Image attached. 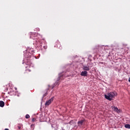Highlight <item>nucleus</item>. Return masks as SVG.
Here are the masks:
<instances>
[{
  "label": "nucleus",
  "mask_w": 130,
  "mask_h": 130,
  "mask_svg": "<svg viewBox=\"0 0 130 130\" xmlns=\"http://www.w3.org/2000/svg\"><path fill=\"white\" fill-rule=\"evenodd\" d=\"M128 82L130 83V77L128 79Z\"/></svg>",
  "instance_id": "4be33fe9"
},
{
  "label": "nucleus",
  "mask_w": 130,
  "mask_h": 130,
  "mask_svg": "<svg viewBox=\"0 0 130 130\" xmlns=\"http://www.w3.org/2000/svg\"><path fill=\"white\" fill-rule=\"evenodd\" d=\"M43 47H44V48H45V49H46V47H45V46H43Z\"/></svg>",
  "instance_id": "5701e85b"
},
{
  "label": "nucleus",
  "mask_w": 130,
  "mask_h": 130,
  "mask_svg": "<svg viewBox=\"0 0 130 130\" xmlns=\"http://www.w3.org/2000/svg\"><path fill=\"white\" fill-rule=\"evenodd\" d=\"M8 94H9V95L11 96H16L18 94V91H16L15 90H13V89H11L10 92H8Z\"/></svg>",
  "instance_id": "423d86ee"
},
{
  "label": "nucleus",
  "mask_w": 130,
  "mask_h": 130,
  "mask_svg": "<svg viewBox=\"0 0 130 130\" xmlns=\"http://www.w3.org/2000/svg\"><path fill=\"white\" fill-rule=\"evenodd\" d=\"M5 130H9V128H5Z\"/></svg>",
  "instance_id": "b1692460"
},
{
  "label": "nucleus",
  "mask_w": 130,
  "mask_h": 130,
  "mask_svg": "<svg viewBox=\"0 0 130 130\" xmlns=\"http://www.w3.org/2000/svg\"><path fill=\"white\" fill-rule=\"evenodd\" d=\"M66 77H67V75L64 73V72L60 73L58 74V77L57 78L56 81L52 85V89H53L55 86H58L59 85V80H62V79L66 78Z\"/></svg>",
  "instance_id": "f03ea898"
},
{
  "label": "nucleus",
  "mask_w": 130,
  "mask_h": 130,
  "mask_svg": "<svg viewBox=\"0 0 130 130\" xmlns=\"http://www.w3.org/2000/svg\"><path fill=\"white\" fill-rule=\"evenodd\" d=\"M51 126H52V127H53V125L52 124V125H51Z\"/></svg>",
  "instance_id": "a878e982"
},
{
  "label": "nucleus",
  "mask_w": 130,
  "mask_h": 130,
  "mask_svg": "<svg viewBox=\"0 0 130 130\" xmlns=\"http://www.w3.org/2000/svg\"><path fill=\"white\" fill-rule=\"evenodd\" d=\"M34 50L33 49H27L24 54V58L23 60L22 63H25L27 66H30L32 62H31V57H33Z\"/></svg>",
  "instance_id": "f257e3e1"
},
{
  "label": "nucleus",
  "mask_w": 130,
  "mask_h": 130,
  "mask_svg": "<svg viewBox=\"0 0 130 130\" xmlns=\"http://www.w3.org/2000/svg\"><path fill=\"white\" fill-rule=\"evenodd\" d=\"M82 69L84 71H86V72L87 71H90V68H89V66L88 67L86 66H83Z\"/></svg>",
  "instance_id": "1a4fd4ad"
},
{
  "label": "nucleus",
  "mask_w": 130,
  "mask_h": 130,
  "mask_svg": "<svg viewBox=\"0 0 130 130\" xmlns=\"http://www.w3.org/2000/svg\"><path fill=\"white\" fill-rule=\"evenodd\" d=\"M124 127H125V128H130V124H126L124 125Z\"/></svg>",
  "instance_id": "4468645a"
},
{
  "label": "nucleus",
  "mask_w": 130,
  "mask_h": 130,
  "mask_svg": "<svg viewBox=\"0 0 130 130\" xmlns=\"http://www.w3.org/2000/svg\"><path fill=\"white\" fill-rule=\"evenodd\" d=\"M54 98V97H52L50 100H49L48 101H49V102H50L51 103V102H52V101H53V99Z\"/></svg>",
  "instance_id": "f3484780"
},
{
  "label": "nucleus",
  "mask_w": 130,
  "mask_h": 130,
  "mask_svg": "<svg viewBox=\"0 0 130 130\" xmlns=\"http://www.w3.org/2000/svg\"><path fill=\"white\" fill-rule=\"evenodd\" d=\"M80 75L82 77H88V72L86 71H82Z\"/></svg>",
  "instance_id": "6e6552de"
},
{
  "label": "nucleus",
  "mask_w": 130,
  "mask_h": 130,
  "mask_svg": "<svg viewBox=\"0 0 130 130\" xmlns=\"http://www.w3.org/2000/svg\"><path fill=\"white\" fill-rule=\"evenodd\" d=\"M36 120V119L35 118H33L32 119V122H35V120Z\"/></svg>",
  "instance_id": "6ab92c4d"
},
{
  "label": "nucleus",
  "mask_w": 130,
  "mask_h": 130,
  "mask_svg": "<svg viewBox=\"0 0 130 130\" xmlns=\"http://www.w3.org/2000/svg\"><path fill=\"white\" fill-rule=\"evenodd\" d=\"M31 128L32 129V130H34V128H35V124H32L30 125Z\"/></svg>",
  "instance_id": "dca6fc26"
},
{
  "label": "nucleus",
  "mask_w": 130,
  "mask_h": 130,
  "mask_svg": "<svg viewBox=\"0 0 130 130\" xmlns=\"http://www.w3.org/2000/svg\"><path fill=\"white\" fill-rule=\"evenodd\" d=\"M61 130H66V129H63V128H62Z\"/></svg>",
  "instance_id": "bb28decb"
},
{
  "label": "nucleus",
  "mask_w": 130,
  "mask_h": 130,
  "mask_svg": "<svg viewBox=\"0 0 130 130\" xmlns=\"http://www.w3.org/2000/svg\"><path fill=\"white\" fill-rule=\"evenodd\" d=\"M51 104V103L49 101H47L45 104V106H48Z\"/></svg>",
  "instance_id": "f8f14e48"
},
{
  "label": "nucleus",
  "mask_w": 130,
  "mask_h": 130,
  "mask_svg": "<svg viewBox=\"0 0 130 130\" xmlns=\"http://www.w3.org/2000/svg\"><path fill=\"white\" fill-rule=\"evenodd\" d=\"M5 106V103L3 101H0V107H4Z\"/></svg>",
  "instance_id": "9d476101"
},
{
  "label": "nucleus",
  "mask_w": 130,
  "mask_h": 130,
  "mask_svg": "<svg viewBox=\"0 0 130 130\" xmlns=\"http://www.w3.org/2000/svg\"><path fill=\"white\" fill-rule=\"evenodd\" d=\"M30 38L34 39V40H35V39H37L38 38L40 40H43V38H42V36L38 33H31L30 35Z\"/></svg>",
  "instance_id": "39448f33"
},
{
  "label": "nucleus",
  "mask_w": 130,
  "mask_h": 130,
  "mask_svg": "<svg viewBox=\"0 0 130 130\" xmlns=\"http://www.w3.org/2000/svg\"><path fill=\"white\" fill-rule=\"evenodd\" d=\"M114 109L115 111H116L117 112H118V111H119V110H118V108H117V107L115 106H114Z\"/></svg>",
  "instance_id": "2eb2a0df"
},
{
  "label": "nucleus",
  "mask_w": 130,
  "mask_h": 130,
  "mask_svg": "<svg viewBox=\"0 0 130 130\" xmlns=\"http://www.w3.org/2000/svg\"><path fill=\"white\" fill-rule=\"evenodd\" d=\"M69 124H70L71 125H73V124H74L75 123V121H74V120H71L69 122Z\"/></svg>",
  "instance_id": "ddd939ff"
},
{
  "label": "nucleus",
  "mask_w": 130,
  "mask_h": 130,
  "mask_svg": "<svg viewBox=\"0 0 130 130\" xmlns=\"http://www.w3.org/2000/svg\"><path fill=\"white\" fill-rule=\"evenodd\" d=\"M25 118H26V119H28V118H30V115H29V114H26L25 115Z\"/></svg>",
  "instance_id": "a211bd4d"
},
{
  "label": "nucleus",
  "mask_w": 130,
  "mask_h": 130,
  "mask_svg": "<svg viewBox=\"0 0 130 130\" xmlns=\"http://www.w3.org/2000/svg\"><path fill=\"white\" fill-rule=\"evenodd\" d=\"M115 96H117V93L115 92H111L105 94V98L109 101H112V98H114Z\"/></svg>",
  "instance_id": "20e7f679"
},
{
  "label": "nucleus",
  "mask_w": 130,
  "mask_h": 130,
  "mask_svg": "<svg viewBox=\"0 0 130 130\" xmlns=\"http://www.w3.org/2000/svg\"><path fill=\"white\" fill-rule=\"evenodd\" d=\"M48 94V93H47V89H46V92L43 95V96L42 98V101H43V99L44 98V97H46V96H47Z\"/></svg>",
  "instance_id": "9b49d317"
},
{
  "label": "nucleus",
  "mask_w": 130,
  "mask_h": 130,
  "mask_svg": "<svg viewBox=\"0 0 130 130\" xmlns=\"http://www.w3.org/2000/svg\"><path fill=\"white\" fill-rule=\"evenodd\" d=\"M27 71H28V72H31V70H28Z\"/></svg>",
  "instance_id": "393cba45"
},
{
  "label": "nucleus",
  "mask_w": 130,
  "mask_h": 130,
  "mask_svg": "<svg viewBox=\"0 0 130 130\" xmlns=\"http://www.w3.org/2000/svg\"><path fill=\"white\" fill-rule=\"evenodd\" d=\"M66 77H67V75L64 73V72L60 73L58 74V77L57 78L56 81L52 85V89H53L55 86H58L59 85V80H62V79L66 78Z\"/></svg>",
  "instance_id": "7ed1b4c3"
},
{
  "label": "nucleus",
  "mask_w": 130,
  "mask_h": 130,
  "mask_svg": "<svg viewBox=\"0 0 130 130\" xmlns=\"http://www.w3.org/2000/svg\"><path fill=\"white\" fill-rule=\"evenodd\" d=\"M17 127H18V129H21V125H18L17 126Z\"/></svg>",
  "instance_id": "aec40b11"
},
{
  "label": "nucleus",
  "mask_w": 130,
  "mask_h": 130,
  "mask_svg": "<svg viewBox=\"0 0 130 130\" xmlns=\"http://www.w3.org/2000/svg\"><path fill=\"white\" fill-rule=\"evenodd\" d=\"M16 95H17V97L20 96V94L18 93V92H17V94Z\"/></svg>",
  "instance_id": "412c9836"
},
{
  "label": "nucleus",
  "mask_w": 130,
  "mask_h": 130,
  "mask_svg": "<svg viewBox=\"0 0 130 130\" xmlns=\"http://www.w3.org/2000/svg\"><path fill=\"white\" fill-rule=\"evenodd\" d=\"M85 121H86V119H83L80 121H78V123H77L78 126H81V125L85 124V123H84V122Z\"/></svg>",
  "instance_id": "0eeeda50"
}]
</instances>
